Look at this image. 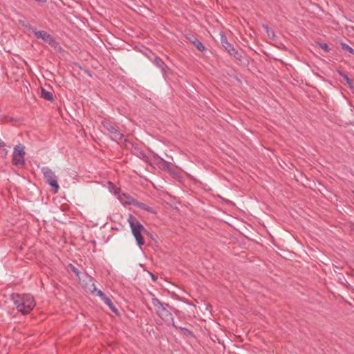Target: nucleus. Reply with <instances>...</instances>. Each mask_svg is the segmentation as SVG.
<instances>
[{
	"mask_svg": "<svg viewBox=\"0 0 354 354\" xmlns=\"http://www.w3.org/2000/svg\"><path fill=\"white\" fill-rule=\"evenodd\" d=\"M102 127L112 135V139L115 141H120L124 137V135L120 133L118 130V127L109 122V121H103L102 122Z\"/></svg>",
	"mask_w": 354,
	"mask_h": 354,
	"instance_id": "nucleus-5",
	"label": "nucleus"
},
{
	"mask_svg": "<svg viewBox=\"0 0 354 354\" xmlns=\"http://www.w3.org/2000/svg\"><path fill=\"white\" fill-rule=\"evenodd\" d=\"M8 122H15V121H19L18 119L17 118H12V117H10V118H8V120H7Z\"/></svg>",
	"mask_w": 354,
	"mask_h": 354,
	"instance_id": "nucleus-25",
	"label": "nucleus"
},
{
	"mask_svg": "<svg viewBox=\"0 0 354 354\" xmlns=\"http://www.w3.org/2000/svg\"><path fill=\"white\" fill-rule=\"evenodd\" d=\"M221 43L222 46L227 53L230 51H233V45L228 42L227 37L223 32L221 33Z\"/></svg>",
	"mask_w": 354,
	"mask_h": 354,
	"instance_id": "nucleus-8",
	"label": "nucleus"
},
{
	"mask_svg": "<svg viewBox=\"0 0 354 354\" xmlns=\"http://www.w3.org/2000/svg\"><path fill=\"white\" fill-rule=\"evenodd\" d=\"M153 157L156 160H160V163L162 165L163 169L167 170L170 174L174 173V169H172L169 165V162L165 161L163 158L158 156L157 154L153 153Z\"/></svg>",
	"mask_w": 354,
	"mask_h": 354,
	"instance_id": "nucleus-13",
	"label": "nucleus"
},
{
	"mask_svg": "<svg viewBox=\"0 0 354 354\" xmlns=\"http://www.w3.org/2000/svg\"><path fill=\"white\" fill-rule=\"evenodd\" d=\"M35 36L38 39H41L44 41L49 44L50 46H54L57 44V41L55 38L44 30H35Z\"/></svg>",
	"mask_w": 354,
	"mask_h": 354,
	"instance_id": "nucleus-7",
	"label": "nucleus"
},
{
	"mask_svg": "<svg viewBox=\"0 0 354 354\" xmlns=\"http://www.w3.org/2000/svg\"><path fill=\"white\" fill-rule=\"evenodd\" d=\"M340 46L343 50L349 52L350 53L354 55V49L348 44L342 42L340 43Z\"/></svg>",
	"mask_w": 354,
	"mask_h": 354,
	"instance_id": "nucleus-21",
	"label": "nucleus"
},
{
	"mask_svg": "<svg viewBox=\"0 0 354 354\" xmlns=\"http://www.w3.org/2000/svg\"><path fill=\"white\" fill-rule=\"evenodd\" d=\"M233 57H234L235 59H236L237 60H239V61H241L242 57H242L241 53H239V52L236 53L233 55Z\"/></svg>",
	"mask_w": 354,
	"mask_h": 354,
	"instance_id": "nucleus-24",
	"label": "nucleus"
},
{
	"mask_svg": "<svg viewBox=\"0 0 354 354\" xmlns=\"http://www.w3.org/2000/svg\"><path fill=\"white\" fill-rule=\"evenodd\" d=\"M153 62L156 66L160 68L163 73H166L167 71L169 69V67L163 62V60L158 56H156L154 57Z\"/></svg>",
	"mask_w": 354,
	"mask_h": 354,
	"instance_id": "nucleus-9",
	"label": "nucleus"
},
{
	"mask_svg": "<svg viewBox=\"0 0 354 354\" xmlns=\"http://www.w3.org/2000/svg\"><path fill=\"white\" fill-rule=\"evenodd\" d=\"M337 72L340 76H342L343 77V79L345 80L346 84L348 85V86L349 88H352L353 87L352 82H351V79L348 77V76L340 70H337Z\"/></svg>",
	"mask_w": 354,
	"mask_h": 354,
	"instance_id": "nucleus-18",
	"label": "nucleus"
},
{
	"mask_svg": "<svg viewBox=\"0 0 354 354\" xmlns=\"http://www.w3.org/2000/svg\"><path fill=\"white\" fill-rule=\"evenodd\" d=\"M149 274H150V275H151V278H152V280H153V281H156V279H157V277H156L153 274H152V273H151V272H150Z\"/></svg>",
	"mask_w": 354,
	"mask_h": 354,
	"instance_id": "nucleus-27",
	"label": "nucleus"
},
{
	"mask_svg": "<svg viewBox=\"0 0 354 354\" xmlns=\"http://www.w3.org/2000/svg\"><path fill=\"white\" fill-rule=\"evenodd\" d=\"M169 304H165L163 306L160 308H157L156 310V314L165 322H174V317L172 314L167 309L169 307Z\"/></svg>",
	"mask_w": 354,
	"mask_h": 354,
	"instance_id": "nucleus-6",
	"label": "nucleus"
},
{
	"mask_svg": "<svg viewBox=\"0 0 354 354\" xmlns=\"http://www.w3.org/2000/svg\"><path fill=\"white\" fill-rule=\"evenodd\" d=\"M318 46L321 49H322L325 52H329L330 50L328 45L326 43H319Z\"/></svg>",
	"mask_w": 354,
	"mask_h": 354,
	"instance_id": "nucleus-23",
	"label": "nucleus"
},
{
	"mask_svg": "<svg viewBox=\"0 0 354 354\" xmlns=\"http://www.w3.org/2000/svg\"><path fill=\"white\" fill-rule=\"evenodd\" d=\"M41 97L50 102H53L54 100L53 93L43 88H41Z\"/></svg>",
	"mask_w": 354,
	"mask_h": 354,
	"instance_id": "nucleus-16",
	"label": "nucleus"
},
{
	"mask_svg": "<svg viewBox=\"0 0 354 354\" xmlns=\"http://www.w3.org/2000/svg\"><path fill=\"white\" fill-rule=\"evenodd\" d=\"M189 41L199 51L204 52L206 50L203 43L194 36L189 38Z\"/></svg>",
	"mask_w": 354,
	"mask_h": 354,
	"instance_id": "nucleus-11",
	"label": "nucleus"
},
{
	"mask_svg": "<svg viewBox=\"0 0 354 354\" xmlns=\"http://www.w3.org/2000/svg\"><path fill=\"white\" fill-rule=\"evenodd\" d=\"M130 227L138 245L141 247L145 244V240L142 235V232H147L144 226L133 215L130 214L128 218Z\"/></svg>",
	"mask_w": 354,
	"mask_h": 354,
	"instance_id": "nucleus-2",
	"label": "nucleus"
},
{
	"mask_svg": "<svg viewBox=\"0 0 354 354\" xmlns=\"http://www.w3.org/2000/svg\"><path fill=\"white\" fill-rule=\"evenodd\" d=\"M86 277L89 279L90 282H91V287L93 288H89V290L91 291L92 292H97V295L102 299L103 298H104L106 295L105 293H104L102 290H97L95 286V284H94V282H93V279L88 276V275H86Z\"/></svg>",
	"mask_w": 354,
	"mask_h": 354,
	"instance_id": "nucleus-10",
	"label": "nucleus"
},
{
	"mask_svg": "<svg viewBox=\"0 0 354 354\" xmlns=\"http://www.w3.org/2000/svg\"><path fill=\"white\" fill-rule=\"evenodd\" d=\"M136 206L148 212H153L152 207L147 205L145 203L137 201Z\"/></svg>",
	"mask_w": 354,
	"mask_h": 354,
	"instance_id": "nucleus-20",
	"label": "nucleus"
},
{
	"mask_svg": "<svg viewBox=\"0 0 354 354\" xmlns=\"http://www.w3.org/2000/svg\"><path fill=\"white\" fill-rule=\"evenodd\" d=\"M152 296L153 297L151 299V302L156 310H157V308H160V307L163 306L165 304L161 302L158 298L155 297L153 295H152Z\"/></svg>",
	"mask_w": 354,
	"mask_h": 354,
	"instance_id": "nucleus-19",
	"label": "nucleus"
},
{
	"mask_svg": "<svg viewBox=\"0 0 354 354\" xmlns=\"http://www.w3.org/2000/svg\"><path fill=\"white\" fill-rule=\"evenodd\" d=\"M120 201L127 205H133L136 206L137 201L134 199L133 197L128 196L127 194H123L122 196L120 197Z\"/></svg>",
	"mask_w": 354,
	"mask_h": 354,
	"instance_id": "nucleus-15",
	"label": "nucleus"
},
{
	"mask_svg": "<svg viewBox=\"0 0 354 354\" xmlns=\"http://www.w3.org/2000/svg\"><path fill=\"white\" fill-rule=\"evenodd\" d=\"M264 26V28H265L266 29H267V30L268 29V26Z\"/></svg>",
	"mask_w": 354,
	"mask_h": 354,
	"instance_id": "nucleus-29",
	"label": "nucleus"
},
{
	"mask_svg": "<svg viewBox=\"0 0 354 354\" xmlns=\"http://www.w3.org/2000/svg\"><path fill=\"white\" fill-rule=\"evenodd\" d=\"M5 144L0 140V151L4 147Z\"/></svg>",
	"mask_w": 354,
	"mask_h": 354,
	"instance_id": "nucleus-28",
	"label": "nucleus"
},
{
	"mask_svg": "<svg viewBox=\"0 0 354 354\" xmlns=\"http://www.w3.org/2000/svg\"><path fill=\"white\" fill-rule=\"evenodd\" d=\"M24 155V147L21 145H17L14 149L12 164L18 167H24L25 165Z\"/></svg>",
	"mask_w": 354,
	"mask_h": 354,
	"instance_id": "nucleus-4",
	"label": "nucleus"
},
{
	"mask_svg": "<svg viewBox=\"0 0 354 354\" xmlns=\"http://www.w3.org/2000/svg\"><path fill=\"white\" fill-rule=\"evenodd\" d=\"M237 52H238V51H237L234 48H233V51H230V52H228V53H229L230 55L233 56V55H234L236 53H237Z\"/></svg>",
	"mask_w": 354,
	"mask_h": 354,
	"instance_id": "nucleus-26",
	"label": "nucleus"
},
{
	"mask_svg": "<svg viewBox=\"0 0 354 354\" xmlns=\"http://www.w3.org/2000/svg\"><path fill=\"white\" fill-rule=\"evenodd\" d=\"M41 172L46 183L52 187L53 194L57 193L59 186L57 183V177L55 173L47 167H43Z\"/></svg>",
	"mask_w": 354,
	"mask_h": 354,
	"instance_id": "nucleus-3",
	"label": "nucleus"
},
{
	"mask_svg": "<svg viewBox=\"0 0 354 354\" xmlns=\"http://www.w3.org/2000/svg\"><path fill=\"white\" fill-rule=\"evenodd\" d=\"M68 267L73 273H75V274L78 277V279H80V272L78 270V269L71 263H70L68 266Z\"/></svg>",
	"mask_w": 354,
	"mask_h": 354,
	"instance_id": "nucleus-22",
	"label": "nucleus"
},
{
	"mask_svg": "<svg viewBox=\"0 0 354 354\" xmlns=\"http://www.w3.org/2000/svg\"><path fill=\"white\" fill-rule=\"evenodd\" d=\"M172 326L176 328V329H178L180 330L181 333L186 336V337H194V335L192 331H191L190 330H189L188 328H185V327H181V326H177L174 321L172 322Z\"/></svg>",
	"mask_w": 354,
	"mask_h": 354,
	"instance_id": "nucleus-12",
	"label": "nucleus"
},
{
	"mask_svg": "<svg viewBox=\"0 0 354 354\" xmlns=\"http://www.w3.org/2000/svg\"><path fill=\"white\" fill-rule=\"evenodd\" d=\"M133 153L141 160H144L146 162H149V157L147 156V154L141 150L138 147H135L133 149Z\"/></svg>",
	"mask_w": 354,
	"mask_h": 354,
	"instance_id": "nucleus-14",
	"label": "nucleus"
},
{
	"mask_svg": "<svg viewBox=\"0 0 354 354\" xmlns=\"http://www.w3.org/2000/svg\"><path fill=\"white\" fill-rule=\"evenodd\" d=\"M11 299L17 309L22 315L28 314L35 306L34 297L30 294L20 295L13 293L11 295Z\"/></svg>",
	"mask_w": 354,
	"mask_h": 354,
	"instance_id": "nucleus-1",
	"label": "nucleus"
},
{
	"mask_svg": "<svg viewBox=\"0 0 354 354\" xmlns=\"http://www.w3.org/2000/svg\"><path fill=\"white\" fill-rule=\"evenodd\" d=\"M104 302L110 308V309L115 313V314H118V309L115 306V305L111 301V299L106 296L104 298L102 299Z\"/></svg>",
	"mask_w": 354,
	"mask_h": 354,
	"instance_id": "nucleus-17",
	"label": "nucleus"
}]
</instances>
